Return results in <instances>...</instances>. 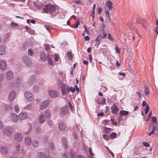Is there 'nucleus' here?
<instances>
[{"mask_svg":"<svg viewBox=\"0 0 158 158\" xmlns=\"http://www.w3.org/2000/svg\"><path fill=\"white\" fill-rule=\"evenodd\" d=\"M68 153L67 152H65L62 156L63 158H68Z\"/></svg>","mask_w":158,"mask_h":158,"instance_id":"48","label":"nucleus"},{"mask_svg":"<svg viewBox=\"0 0 158 158\" xmlns=\"http://www.w3.org/2000/svg\"><path fill=\"white\" fill-rule=\"evenodd\" d=\"M119 74L120 75H122L123 76L125 77L126 76V74L125 73H123V72H119Z\"/></svg>","mask_w":158,"mask_h":158,"instance_id":"61","label":"nucleus"},{"mask_svg":"<svg viewBox=\"0 0 158 158\" xmlns=\"http://www.w3.org/2000/svg\"><path fill=\"white\" fill-rule=\"evenodd\" d=\"M38 6H37V8L39 9H41L42 7H43L41 3H39V4L38 5Z\"/></svg>","mask_w":158,"mask_h":158,"instance_id":"56","label":"nucleus"},{"mask_svg":"<svg viewBox=\"0 0 158 158\" xmlns=\"http://www.w3.org/2000/svg\"><path fill=\"white\" fill-rule=\"evenodd\" d=\"M25 96L26 98L29 101H32L34 99V98L32 94L29 92H25Z\"/></svg>","mask_w":158,"mask_h":158,"instance_id":"11","label":"nucleus"},{"mask_svg":"<svg viewBox=\"0 0 158 158\" xmlns=\"http://www.w3.org/2000/svg\"><path fill=\"white\" fill-rule=\"evenodd\" d=\"M56 9V7L53 5H46L44 6L43 10L46 13L49 12L50 14H53Z\"/></svg>","mask_w":158,"mask_h":158,"instance_id":"2","label":"nucleus"},{"mask_svg":"<svg viewBox=\"0 0 158 158\" xmlns=\"http://www.w3.org/2000/svg\"><path fill=\"white\" fill-rule=\"evenodd\" d=\"M6 49L4 46H0V55H2L5 54Z\"/></svg>","mask_w":158,"mask_h":158,"instance_id":"22","label":"nucleus"},{"mask_svg":"<svg viewBox=\"0 0 158 158\" xmlns=\"http://www.w3.org/2000/svg\"><path fill=\"white\" fill-rule=\"evenodd\" d=\"M84 27L85 30L86 34H89V30L87 29L86 26L85 25L84 26Z\"/></svg>","mask_w":158,"mask_h":158,"instance_id":"43","label":"nucleus"},{"mask_svg":"<svg viewBox=\"0 0 158 158\" xmlns=\"http://www.w3.org/2000/svg\"><path fill=\"white\" fill-rule=\"evenodd\" d=\"M152 131L148 133V135L149 136L151 135L152 134H153L155 131L156 130H157L158 131V129L157 128L156 126H153L152 127Z\"/></svg>","mask_w":158,"mask_h":158,"instance_id":"29","label":"nucleus"},{"mask_svg":"<svg viewBox=\"0 0 158 158\" xmlns=\"http://www.w3.org/2000/svg\"><path fill=\"white\" fill-rule=\"evenodd\" d=\"M109 153H110L111 155L113 158H114V154L112 152V151L110 150H109Z\"/></svg>","mask_w":158,"mask_h":158,"instance_id":"59","label":"nucleus"},{"mask_svg":"<svg viewBox=\"0 0 158 158\" xmlns=\"http://www.w3.org/2000/svg\"><path fill=\"white\" fill-rule=\"evenodd\" d=\"M108 39L112 41H114V39L111 37V35L110 34L108 35Z\"/></svg>","mask_w":158,"mask_h":158,"instance_id":"47","label":"nucleus"},{"mask_svg":"<svg viewBox=\"0 0 158 158\" xmlns=\"http://www.w3.org/2000/svg\"><path fill=\"white\" fill-rule=\"evenodd\" d=\"M89 152L91 156H92L94 155V154L93 153L91 148H89Z\"/></svg>","mask_w":158,"mask_h":158,"instance_id":"51","label":"nucleus"},{"mask_svg":"<svg viewBox=\"0 0 158 158\" xmlns=\"http://www.w3.org/2000/svg\"><path fill=\"white\" fill-rule=\"evenodd\" d=\"M116 136V134L115 132H112L110 135V137L111 139H114Z\"/></svg>","mask_w":158,"mask_h":158,"instance_id":"35","label":"nucleus"},{"mask_svg":"<svg viewBox=\"0 0 158 158\" xmlns=\"http://www.w3.org/2000/svg\"><path fill=\"white\" fill-rule=\"evenodd\" d=\"M48 62L49 64L52 65L53 64V61L52 59H51L48 57Z\"/></svg>","mask_w":158,"mask_h":158,"instance_id":"36","label":"nucleus"},{"mask_svg":"<svg viewBox=\"0 0 158 158\" xmlns=\"http://www.w3.org/2000/svg\"><path fill=\"white\" fill-rule=\"evenodd\" d=\"M144 92H145V94L146 95H148L149 94V90H148V87H145V90H144Z\"/></svg>","mask_w":158,"mask_h":158,"instance_id":"42","label":"nucleus"},{"mask_svg":"<svg viewBox=\"0 0 158 158\" xmlns=\"http://www.w3.org/2000/svg\"><path fill=\"white\" fill-rule=\"evenodd\" d=\"M28 53L30 56H32L34 54V52L31 49H29L28 50Z\"/></svg>","mask_w":158,"mask_h":158,"instance_id":"38","label":"nucleus"},{"mask_svg":"<svg viewBox=\"0 0 158 158\" xmlns=\"http://www.w3.org/2000/svg\"><path fill=\"white\" fill-rule=\"evenodd\" d=\"M66 127V125L62 122H60L58 125V128L59 130L61 131L65 130Z\"/></svg>","mask_w":158,"mask_h":158,"instance_id":"16","label":"nucleus"},{"mask_svg":"<svg viewBox=\"0 0 158 158\" xmlns=\"http://www.w3.org/2000/svg\"><path fill=\"white\" fill-rule=\"evenodd\" d=\"M19 118L21 121L27 118H28L27 114L24 112H21L19 114Z\"/></svg>","mask_w":158,"mask_h":158,"instance_id":"6","label":"nucleus"},{"mask_svg":"<svg viewBox=\"0 0 158 158\" xmlns=\"http://www.w3.org/2000/svg\"><path fill=\"white\" fill-rule=\"evenodd\" d=\"M139 24L143 27L145 28V29H147V23L146 21L145 20H144L143 19H141L140 20V22Z\"/></svg>","mask_w":158,"mask_h":158,"instance_id":"23","label":"nucleus"},{"mask_svg":"<svg viewBox=\"0 0 158 158\" xmlns=\"http://www.w3.org/2000/svg\"><path fill=\"white\" fill-rule=\"evenodd\" d=\"M23 60L26 66H29L31 64V60L30 58L27 56H24L23 57Z\"/></svg>","mask_w":158,"mask_h":158,"instance_id":"4","label":"nucleus"},{"mask_svg":"<svg viewBox=\"0 0 158 158\" xmlns=\"http://www.w3.org/2000/svg\"><path fill=\"white\" fill-rule=\"evenodd\" d=\"M89 61L90 63H91V61L92 60V56L91 54H89Z\"/></svg>","mask_w":158,"mask_h":158,"instance_id":"62","label":"nucleus"},{"mask_svg":"<svg viewBox=\"0 0 158 158\" xmlns=\"http://www.w3.org/2000/svg\"><path fill=\"white\" fill-rule=\"evenodd\" d=\"M106 5L107 7L110 10H111L112 9V3L111 1H107L106 3Z\"/></svg>","mask_w":158,"mask_h":158,"instance_id":"21","label":"nucleus"},{"mask_svg":"<svg viewBox=\"0 0 158 158\" xmlns=\"http://www.w3.org/2000/svg\"><path fill=\"white\" fill-rule=\"evenodd\" d=\"M143 144L145 147H149L150 146V144L149 143L146 142H143Z\"/></svg>","mask_w":158,"mask_h":158,"instance_id":"53","label":"nucleus"},{"mask_svg":"<svg viewBox=\"0 0 158 158\" xmlns=\"http://www.w3.org/2000/svg\"><path fill=\"white\" fill-rule=\"evenodd\" d=\"M142 106H145L147 105V103L145 101H143L142 102Z\"/></svg>","mask_w":158,"mask_h":158,"instance_id":"63","label":"nucleus"},{"mask_svg":"<svg viewBox=\"0 0 158 158\" xmlns=\"http://www.w3.org/2000/svg\"><path fill=\"white\" fill-rule=\"evenodd\" d=\"M35 81V78L34 77L32 76L31 77L29 78L28 83L29 85H31L32 84V83L34 82Z\"/></svg>","mask_w":158,"mask_h":158,"instance_id":"27","label":"nucleus"},{"mask_svg":"<svg viewBox=\"0 0 158 158\" xmlns=\"http://www.w3.org/2000/svg\"><path fill=\"white\" fill-rule=\"evenodd\" d=\"M20 148V146L19 145L15 147V149L17 151H19Z\"/></svg>","mask_w":158,"mask_h":158,"instance_id":"60","label":"nucleus"},{"mask_svg":"<svg viewBox=\"0 0 158 158\" xmlns=\"http://www.w3.org/2000/svg\"><path fill=\"white\" fill-rule=\"evenodd\" d=\"M11 25L13 27H17L18 26V24L17 23H15L14 22H12L11 23Z\"/></svg>","mask_w":158,"mask_h":158,"instance_id":"55","label":"nucleus"},{"mask_svg":"<svg viewBox=\"0 0 158 158\" xmlns=\"http://www.w3.org/2000/svg\"><path fill=\"white\" fill-rule=\"evenodd\" d=\"M67 54L69 59L70 60H72L73 58V56L71 52H69Z\"/></svg>","mask_w":158,"mask_h":158,"instance_id":"37","label":"nucleus"},{"mask_svg":"<svg viewBox=\"0 0 158 158\" xmlns=\"http://www.w3.org/2000/svg\"><path fill=\"white\" fill-rule=\"evenodd\" d=\"M45 28L48 31H50L52 29V27L51 26L45 25Z\"/></svg>","mask_w":158,"mask_h":158,"instance_id":"44","label":"nucleus"},{"mask_svg":"<svg viewBox=\"0 0 158 158\" xmlns=\"http://www.w3.org/2000/svg\"><path fill=\"white\" fill-rule=\"evenodd\" d=\"M49 95L52 98H55L58 96V93L56 91L53 90L49 91L48 92Z\"/></svg>","mask_w":158,"mask_h":158,"instance_id":"9","label":"nucleus"},{"mask_svg":"<svg viewBox=\"0 0 158 158\" xmlns=\"http://www.w3.org/2000/svg\"><path fill=\"white\" fill-rule=\"evenodd\" d=\"M76 158H85L82 156L81 155H78L77 156Z\"/></svg>","mask_w":158,"mask_h":158,"instance_id":"64","label":"nucleus"},{"mask_svg":"<svg viewBox=\"0 0 158 158\" xmlns=\"http://www.w3.org/2000/svg\"><path fill=\"white\" fill-rule=\"evenodd\" d=\"M12 104H11L10 105H6L5 106V109L6 110H10L11 109H12Z\"/></svg>","mask_w":158,"mask_h":158,"instance_id":"39","label":"nucleus"},{"mask_svg":"<svg viewBox=\"0 0 158 158\" xmlns=\"http://www.w3.org/2000/svg\"><path fill=\"white\" fill-rule=\"evenodd\" d=\"M49 100H46L42 102L40 105V109L42 110L46 108L49 104Z\"/></svg>","mask_w":158,"mask_h":158,"instance_id":"5","label":"nucleus"},{"mask_svg":"<svg viewBox=\"0 0 158 158\" xmlns=\"http://www.w3.org/2000/svg\"><path fill=\"white\" fill-rule=\"evenodd\" d=\"M70 90L72 92H75V89L74 87H71L69 89V91Z\"/></svg>","mask_w":158,"mask_h":158,"instance_id":"54","label":"nucleus"},{"mask_svg":"<svg viewBox=\"0 0 158 158\" xmlns=\"http://www.w3.org/2000/svg\"><path fill=\"white\" fill-rule=\"evenodd\" d=\"M110 120L109 119H105L103 120V123L104 125H106L108 123L110 122Z\"/></svg>","mask_w":158,"mask_h":158,"instance_id":"46","label":"nucleus"},{"mask_svg":"<svg viewBox=\"0 0 158 158\" xmlns=\"http://www.w3.org/2000/svg\"><path fill=\"white\" fill-rule=\"evenodd\" d=\"M106 36V34L105 33L102 35H98L95 40L99 42L102 39L105 38Z\"/></svg>","mask_w":158,"mask_h":158,"instance_id":"18","label":"nucleus"},{"mask_svg":"<svg viewBox=\"0 0 158 158\" xmlns=\"http://www.w3.org/2000/svg\"><path fill=\"white\" fill-rule=\"evenodd\" d=\"M6 68V62L3 60L0 61V69L4 70Z\"/></svg>","mask_w":158,"mask_h":158,"instance_id":"15","label":"nucleus"},{"mask_svg":"<svg viewBox=\"0 0 158 158\" xmlns=\"http://www.w3.org/2000/svg\"><path fill=\"white\" fill-rule=\"evenodd\" d=\"M16 96V93L14 91L11 92L9 95V98L10 101H13Z\"/></svg>","mask_w":158,"mask_h":158,"instance_id":"13","label":"nucleus"},{"mask_svg":"<svg viewBox=\"0 0 158 158\" xmlns=\"http://www.w3.org/2000/svg\"><path fill=\"white\" fill-rule=\"evenodd\" d=\"M136 94L138 95L139 98H142L140 92L137 91L136 92Z\"/></svg>","mask_w":158,"mask_h":158,"instance_id":"57","label":"nucleus"},{"mask_svg":"<svg viewBox=\"0 0 158 158\" xmlns=\"http://www.w3.org/2000/svg\"><path fill=\"white\" fill-rule=\"evenodd\" d=\"M10 118L12 121L14 122H17L18 121L19 119L18 115L14 113H11L10 114Z\"/></svg>","mask_w":158,"mask_h":158,"instance_id":"10","label":"nucleus"},{"mask_svg":"<svg viewBox=\"0 0 158 158\" xmlns=\"http://www.w3.org/2000/svg\"><path fill=\"white\" fill-rule=\"evenodd\" d=\"M46 119V117H44L43 114H41L39 117L38 121L40 123H44Z\"/></svg>","mask_w":158,"mask_h":158,"instance_id":"17","label":"nucleus"},{"mask_svg":"<svg viewBox=\"0 0 158 158\" xmlns=\"http://www.w3.org/2000/svg\"><path fill=\"white\" fill-rule=\"evenodd\" d=\"M6 78L8 80H12L14 77V73L10 71L7 72L6 74Z\"/></svg>","mask_w":158,"mask_h":158,"instance_id":"7","label":"nucleus"},{"mask_svg":"<svg viewBox=\"0 0 158 158\" xmlns=\"http://www.w3.org/2000/svg\"><path fill=\"white\" fill-rule=\"evenodd\" d=\"M84 39L85 41H89V38L88 36H86L84 37Z\"/></svg>","mask_w":158,"mask_h":158,"instance_id":"58","label":"nucleus"},{"mask_svg":"<svg viewBox=\"0 0 158 158\" xmlns=\"http://www.w3.org/2000/svg\"><path fill=\"white\" fill-rule=\"evenodd\" d=\"M14 137L15 140L18 142L21 141L23 139V135L19 133H16Z\"/></svg>","mask_w":158,"mask_h":158,"instance_id":"8","label":"nucleus"},{"mask_svg":"<svg viewBox=\"0 0 158 158\" xmlns=\"http://www.w3.org/2000/svg\"><path fill=\"white\" fill-rule=\"evenodd\" d=\"M68 112V107L67 105L64 106L61 110V113L63 115L67 114Z\"/></svg>","mask_w":158,"mask_h":158,"instance_id":"14","label":"nucleus"},{"mask_svg":"<svg viewBox=\"0 0 158 158\" xmlns=\"http://www.w3.org/2000/svg\"><path fill=\"white\" fill-rule=\"evenodd\" d=\"M40 58L43 61H45L46 60V56L45 53L42 52L40 54Z\"/></svg>","mask_w":158,"mask_h":158,"instance_id":"19","label":"nucleus"},{"mask_svg":"<svg viewBox=\"0 0 158 158\" xmlns=\"http://www.w3.org/2000/svg\"><path fill=\"white\" fill-rule=\"evenodd\" d=\"M37 156L39 158H45L46 155L44 152H40L38 153Z\"/></svg>","mask_w":158,"mask_h":158,"instance_id":"28","label":"nucleus"},{"mask_svg":"<svg viewBox=\"0 0 158 158\" xmlns=\"http://www.w3.org/2000/svg\"><path fill=\"white\" fill-rule=\"evenodd\" d=\"M14 110L15 111L17 112L18 113L20 110V109L18 105H15L14 107Z\"/></svg>","mask_w":158,"mask_h":158,"instance_id":"34","label":"nucleus"},{"mask_svg":"<svg viewBox=\"0 0 158 158\" xmlns=\"http://www.w3.org/2000/svg\"><path fill=\"white\" fill-rule=\"evenodd\" d=\"M129 112L128 111L122 110L120 111L119 114L121 116H126L128 114Z\"/></svg>","mask_w":158,"mask_h":158,"instance_id":"24","label":"nucleus"},{"mask_svg":"<svg viewBox=\"0 0 158 158\" xmlns=\"http://www.w3.org/2000/svg\"><path fill=\"white\" fill-rule=\"evenodd\" d=\"M70 156L72 158H75L76 154L73 150H71L70 152Z\"/></svg>","mask_w":158,"mask_h":158,"instance_id":"31","label":"nucleus"},{"mask_svg":"<svg viewBox=\"0 0 158 158\" xmlns=\"http://www.w3.org/2000/svg\"><path fill=\"white\" fill-rule=\"evenodd\" d=\"M80 24V23L79 21H77L75 24L73 25H71V27L72 28H76L78 27V26Z\"/></svg>","mask_w":158,"mask_h":158,"instance_id":"33","label":"nucleus"},{"mask_svg":"<svg viewBox=\"0 0 158 158\" xmlns=\"http://www.w3.org/2000/svg\"><path fill=\"white\" fill-rule=\"evenodd\" d=\"M62 141L65 147V148H67L68 146L67 144H66L67 141L66 139L65 138H63L62 139Z\"/></svg>","mask_w":158,"mask_h":158,"instance_id":"32","label":"nucleus"},{"mask_svg":"<svg viewBox=\"0 0 158 158\" xmlns=\"http://www.w3.org/2000/svg\"><path fill=\"white\" fill-rule=\"evenodd\" d=\"M58 85L59 89H61L62 93L63 96L66 94V92L68 93L69 92V86L63 83L61 81L59 80L57 82Z\"/></svg>","mask_w":158,"mask_h":158,"instance_id":"1","label":"nucleus"},{"mask_svg":"<svg viewBox=\"0 0 158 158\" xmlns=\"http://www.w3.org/2000/svg\"><path fill=\"white\" fill-rule=\"evenodd\" d=\"M115 51L116 52H117L118 53H120V48H119L118 47H116L115 48Z\"/></svg>","mask_w":158,"mask_h":158,"instance_id":"52","label":"nucleus"},{"mask_svg":"<svg viewBox=\"0 0 158 158\" xmlns=\"http://www.w3.org/2000/svg\"><path fill=\"white\" fill-rule=\"evenodd\" d=\"M0 151L3 154L5 155L7 153V149L4 147H2L0 148Z\"/></svg>","mask_w":158,"mask_h":158,"instance_id":"20","label":"nucleus"},{"mask_svg":"<svg viewBox=\"0 0 158 158\" xmlns=\"http://www.w3.org/2000/svg\"><path fill=\"white\" fill-rule=\"evenodd\" d=\"M59 58L60 57L58 55L56 54L55 55V58L54 59V60L57 61H58Z\"/></svg>","mask_w":158,"mask_h":158,"instance_id":"50","label":"nucleus"},{"mask_svg":"<svg viewBox=\"0 0 158 158\" xmlns=\"http://www.w3.org/2000/svg\"><path fill=\"white\" fill-rule=\"evenodd\" d=\"M149 106L148 105H147L146 106V107L145 110V114H147L148 113L149 111Z\"/></svg>","mask_w":158,"mask_h":158,"instance_id":"41","label":"nucleus"},{"mask_svg":"<svg viewBox=\"0 0 158 158\" xmlns=\"http://www.w3.org/2000/svg\"><path fill=\"white\" fill-rule=\"evenodd\" d=\"M31 140L29 137H27L25 139V143L27 145H30L31 144Z\"/></svg>","mask_w":158,"mask_h":158,"instance_id":"25","label":"nucleus"},{"mask_svg":"<svg viewBox=\"0 0 158 158\" xmlns=\"http://www.w3.org/2000/svg\"><path fill=\"white\" fill-rule=\"evenodd\" d=\"M152 120L153 123H156L157 121V118L155 116H153L152 118Z\"/></svg>","mask_w":158,"mask_h":158,"instance_id":"40","label":"nucleus"},{"mask_svg":"<svg viewBox=\"0 0 158 158\" xmlns=\"http://www.w3.org/2000/svg\"><path fill=\"white\" fill-rule=\"evenodd\" d=\"M14 131L13 129L11 127H8L4 129L3 130L4 134L7 136H10L11 135V134Z\"/></svg>","mask_w":158,"mask_h":158,"instance_id":"3","label":"nucleus"},{"mask_svg":"<svg viewBox=\"0 0 158 158\" xmlns=\"http://www.w3.org/2000/svg\"><path fill=\"white\" fill-rule=\"evenodd\" d=\"M111 110L113 114H116L119 110L118 107L115 104H114L111 108Z\"/></svg>","mask_w":158,"mask_h":158,"instance_id":"12","label":"nucleus"},{"mask_svg":"<svg viewBox=\"0 0 158 158\" xmlns=\"http://www.w3.org/2000/svg\"><path fill=\"white\" fill-rule=\"evenodd\" d=\"M49 148L50 149H52L54 148L53 144L52 143H50L49 144Z\"/></svg>","mask_w":158,"mask_h":158,"instance_id":"45","label":"nucleus"},{"mask_svg":"<svg viewBox=\"0 0 158 158\" xmlns=\"http://www.w3.org/2000/svg\"><path fill=\"white\" fill-rule=\"evenodd\" d=\"M44 114L45 115V117L47 118H49L50 117V110L47 109L45 111Z\"/></svg>","mask_w":158,"mask_h":158,"instance_id":"26","label":"nucleus"},{"mask_svg":"<svg viewBox=\"0 0 158 158\" xmlns=\"http://www.w3.org/2000/svg\"><path fill=\"white\" fill-rule=\"evenodd\" d=\"M32 145L33 147L37 148L38 147L39 143L35 140H33L32 142Z\"/></svg>","mask_w":158,"mask_h":158,"instance_id":"30","label":"nucleus"},{"mask_svg":"<svg viewBox=\"0 0 158 158\" xmlns=\"http://www.w3.org/2000/svg\"><path fill=\"white\" fill-rule=\"evenodd\" d=\"M102 136L103 138L106 140L108 139L109 138L108 135L105 134H103Z\"/></svg>","mask_w":158,"mask_h":158,"instance_id":"49","label":"nucleus"}]
</instances>
